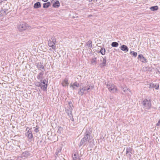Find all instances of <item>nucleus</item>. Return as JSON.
Returning a JSON list of instances; mask_svg holds the SVG:
<instances>
[{"mask_svg":"<svg viewBox=\"0 0 160 160\" xmlns=\"http://www.w3.org/2000/svg\"><path fill=\"white\" fill-rule=\"evenodd\" d=\"M94 88V86L93 85H89L86 84V85H83L81 86L78 89V93L81 96L83 94H86L88 92L91 91Z\"/></svg>","mask_w":160,"mask_h":160,"instance_id":"nucleus-1","label":"nucleus"},{"mask_svg":"<svg viewBox=\"0 0 160 160\" xmlns=\"http://www.w3.org/2000/svg\"><path fill=\"white\" fill-rule=\"evenodd\" d=\"M93 141L92 137H90L88 133L85 134L84 137L81 139L80 142V145L82 146L83 145L86 144Z\"/></svg>","mask_w":160,"mask_h":160,"instance_id":"nucleus-2","label":"nucleus"},{"mask_svg":"<svg viewBox=\"0 0 160 160\" xmlns=\"http://www.w3.org/2000/svg\"><path fill=\"white\" fill-rule=\"evenodd\" d=\"M46 80H40V82H38L35 83V85L38 87H41V88L44 91H46L47 87V82Z\"/></svg>","mask_w":160,"mask_h":160,"instance_id":"nucleus-3","label":"nucleus"},{"mask_svg":"<svg viewBox=\"0 0 160 160\" xmlns=\"http://www.w3.org/2000/svg\"><path fill=\"white\" fill-rule=\"evenodd\" d=\"M107 86L108 90L111 93H115L118 91L116 87L112 83L108 82Z\"/></svg>","mask_w":160,"mask_h":160,"instance_id":"nucleus-4","label":"nucleus"},{"mask_svg":"<svg viewBox=\"0 0 160 160\" xmlns=\"http://www.w3.org/2000/svg\"><path fill=\"white\" fill-rule=\"evenodd\" d=\"M142 103L144 106V108L146 109H149L151 107V104L150 100L145 99L144 100Z\"/></svg>","mask_w":160,"mask_h":160,"instance_id":"nucleus-5","label":"nucleus"},{"mask_svg":"<svg viewBox=\"0 0 160 160\" xmlns=\"http://www.w3.org/2000/svg\"><path fill=\"white\" fill-rule=\"evenodd\" d=\"M28 26L25 23L21 24L18 27V29L20 31H22L28 28Z\"/></svg>","mask_w":160,"mask_h":160,"instance_id":"nucleus-6","label":"nucleus"},{"mask_svg":"<svg viewBox=\"0 0 160 160\" xmlns=\"http://www.w3.org/2000/svg\"><path fill=\"white\" fill-rule=\"evenodd\" d=\"M122 90L128 95H130L131 94V91L125 85L121 87Z\"/></svg>","mask_w":160,"mask_h":160,"instance_id":"nucleus-7","label":"nucleus"},{"mask_svg":"<svg viewBox=\"0 0 160 160\" xmlns=\"http://www.w3.org/2000/svg\"><path fill=\"white\" fill-rule=\"evenodd\" d=\"M79 86V84L77 82L73 83H71L70 85V88L72 89H77Z\"/></svg>","mask_w":160,"mask_h":160,"instance_id":"nucleus-8","label":"nucleus"},{"mask_svg":"<svg viewBox=\"0 0 160 160\" xmlns=\"http://www.w3.org/2000/svg\"><path fill=\"white\" fill-rule=\"evenodd\" d=\"M106 59L107 58L106 57L101 58L100 60L102 62L100 64L101 67H103L106 66L107 62Z\"/></svg>","mask_w":160,"mask_h":160,"instance_id":"nucleus-9","label":"nucleus"},{"mask_svg":"<svg viewBox=\"0 0 160 160\" xmlns=\"http://www.w3.org/2000/svg\"><path fill=\"white\" fill-rule=\"evenodd\" d=\"M26 136L28 137L29 140L31 141L33 137V136L32 133V132L30 129L29 130H28L26 134Z\"/></svg>","mask_w":160,"mask_h":160,"instance_id":"nucleus-10","label":"nucleus"},{"mask_svg":"<svg viewBox=\"0 0 160 160\" xmlns=\"http://www.w3.org/2000/svg\"><path fill=\"white\" fill-rule=\"evenodd\" d=\"M69 106L70 107L69 109L67 111V113L68 115H72V111L73 109V106L71 102H68Z\"/></svg>","mask_w":160,"mask_h":160,"instance_id":"nucleus-11","label":"nucleus"},{"mask_svg":"<svg viewBox=\"0 0 160 160\" xmlns=\"http://www.w3.org/2000/svg\"><path fill=\"white\" fill-rule=\"evenodd\" d=\"M68 80L67 78H65L62 82L61 84L63 87H66L67 86L69 83L68 82Z\"/></svg>","mask_w":160,"mask_h":160,"instance_id":"nucleus-12","label":"nucleus"},{"mask_svg":"<svg viewBox=\"0 0 160 160\" xmlns=\"http://www.w3.org/2000/svg\"><path fill=\"white\" fill-rule=\"evenodd\" d=\"M159 87V85L158 84H154L152 83L149 84V88H154L156 89H158Z\"/></svg>","mask_w":160,"mask_h":160,"instance_id":"nucleus-13","label":"nucleus"},{"mask_svg":"<svg viewBox=\"0 0 160 160\" xmlns=\"http://www.w3.org/2000/svg\"><path fill=\"white\" fill-rule=\"evenodd\" d=\"M55 43L52 41L51 40H49L48 42V45L49 47H51L52 49L55 48Z\"/></svg>","mask_w":160,"mask_h":160,"instance_id":"nucleus-14","label":"nucleus"},{"mask_svg":"<svg viewBox=\"0 0 160 160\" xmlns=\"http://www.w3.org/2000/svg\"><path fill=\"white\" fill-rule=\"evenodd\" d=\"M120 49L122 51L127 52L128 51V47L125 45H123L120 47Z\"/></svg>","mask_w":160,"mask_h":160,"instance_id":"nucleus-15","label":"nucleus"},{"mask_svg":"<svg viewBox=\"0 0 160 160\" xmlns=\"http://www.w3.org/2000/svg\"><path fill=\"white\" fill-rule=\"evenodd\" d=\"M132 148L129 147H127L126 148V154L128 155V156H129V157H131V154L132 153Z\"/></svg>","mask_w":160,"mask_h":160,"instance_id":"nucleus-16","label":"nucleus"},{"mask_svg":"<svg viewBox=\"0 0 160 160\" xmlns=\"http://www.w3.org/2000/svg\"><path fill=\"white\" fill-rule=\"evenodd\" d=\"M138 57L139 58H140V61L143 62H147V59L146 58H144L142 55L140 54L138 55Z\"/></svg>","mask_w":160,"mask_h":160,"instance_id":"nucleus-17","label":"nucleus"},{"mask_svg":"<svg viewBox=\"0 0 160 160\" xmlns=\"http://www.w3.org/2000/svg\"><path fill=\"white\" fill-rule=\"evenodd\" d=\"M44 73V72H40L37 76V79L38 80H42V79L43 78V76Z\"/></svg>","mask_w":160,"mask_h":160,"instance_id":"nucleus-18","label":"nucleus"},{"mask_svg":"<svg viewBox=\"0 0 160 160\" xmlns=\"http://www.w3.org/2000/svg\"><path fill=\"white\" fill-rule=\"evenodd\" d=\"M60 6V3L58 1H56L53 3V7L54 8H58Z\"/></svg>","mask_w":160,"mask_h":160,"instance_id":"nucleus-19","label":"nucleus"},{"mask_svg":"<svg viewBox=\"0 0 160 160\" xmlns=\"http://www.w3.org/2000/svg\"><path fill=\"white\" fill-rule=\"evenodd\" d=\"M41 7V5L40 2H38L36 3L34 5V7L35 8H40Z\"/></svg>","mask_w":160,"mask_h":160,"instance_id":"nucleus-20","label":"nucleus"},{"mask_svg":"<svg viewBox=\"0 0 160 160\" xmlns=\"http://www.w3.org/2000/svg\"><path fill=\"white\" fill-rule=\"evenodd\" d=\"M86 45L90 49L92 47V42L90 40L88 41L86 43Z\"/></svg>","mask_w":160,"mask_h":160,"instance_id":"nucleus-21","label":"nucleus"},{"mask_svg":"<svg viewBox=\"0 0 160 160\" xmlns=\"http://www.w3.org/2000/svg\"><path fill=\"white\" fill-rule=\"evenodd\" d=\"M72 158L73 160H80V158L77 154H74Z\"/></svg>","mask_w":160,"mask_h":160,"instance_id":"nucleus-22","label":"nucleus"},{"mask_svg":"<svg viewBox=\"0 0 160 160\" xmlns=\"http://www.w3.org/2000/svg\"><path fill=\"white\" fill-rule=\"evenodd\" d=\"M150 9L151 11H154L157 10L158 9V6H155L151 7Z\"/></svg>","mask_w":160,"mask_h":160,"instance_id":"nucleus-23","label":"nucleus"},{"mask_svg":"<svg viewBox=\"0 0 160 160\" xmlns=\"http://www.w3.org/2000/svg\"><path fill=\"white\" fill-rule=\"evenodd\" d=\"M50 5L49 2H47L43 4V7L44 8H48Z\"/></svg>","mask_w":160,"mask_h":160,"instance_id":"nucleus-24","label":"nucleus"},{"mask_svg":"<svg viewBox=\"0 0 160 160\" xmlns=\"http://www.w3.org/2000/svg\"><path fill=\"white\" fill-rule=\"evenodd\" d=\"M100 53H101L102 55H104L105 53V49L104 48H101L100 51L99 52Z\"/></svg>","mask_w":160,"mask_h":160,"instance_id":"nucleus-25","label":"nucleus"},{"mask_svg":"<svg viewBox=\"0 0 160 160\" xmlns=\"http://www.w3.org/2000/svg\"><path fill=\"white\" fill-rule=\"evenodd\" d=\"M91 62L93 64H96L97 63L96 58H92L91 60Z\"/></svg>","mask_w":160,"mask_h":160,"instance_id":"nucleus-26","label":"nucleus"},{"mask_svg":"<svg viewBox=\"0 0 160 160\" xmlns=\"http://www.w3.org/2000/svg\"><path fill=\"white\" fill-rule=\"evenodd\" d=\"M111 45L113 47H116L118 46V43L116 42H113L112 43Z\"/></svg>","mask_w":160,"mask_h":160,"instance_id":"nucleus-27","label":"nucleus"},{"mask_svg":"<svg viewBox=\"0 0 160 160\" xmlns=\"http://www.w3.org/2000/svg\"><path fill=\"white\" fill-rule=\"evenodd\" d=\"M130 54H132L133 56L135 57H136L137 55V52H134V51H131L130 52Z\"/></svg>","mask_w":160,"mask_h":160,"instance_id":"nucleus-28","label":"nucleus"},{"mask_svg":"<svg viewBox=\"0 0 160 160\" xmlns=\"http://www.w3.org/2000/svg\"><path fill=\"white\" fill-rule=\"evenodd\" d=\"M61 148H58L57 150V151L56 152V154L58 155L59 153L61 152Z\"/></svg>","mask_w":160,"mask_h":160,"instance_id":"nucleus-29","label":"nucleus"},{"mask_svg":"<svg viewBox=\"0 0 160 160\" xmlns=\"http://www.w3.org/2000/svg\"><path fill=\"white\" fill-rule=\"evenodd\" d=\"M50 40H51L53 42H54L55 43H56V39L54 37H53Z\"/></svg>","mask_w":160,"mask_h":160,"instance_id":"nucleus-30","label":"nucleus"},{"mask_svg":"<svg viewBox=\"0 0 160 160\" xmlns=\"http://www.w3.org/2000/svg\"><path fill=\"white\" fill-rule=\"evenodd\" d=\"M157 126H160V119L159 120L158 123L156 124Z\"/></svg>","mask_w":160,"mask_h":160,"instance_id":"nucleus-31","label":"nucleus"},{"mask_svg":"<svg viewBox=\"0 0 160 160\" xmlns=\"http://www.w3.org/2000/svg\"><path fill=\"white\" fill-rule=\"evenodd\" d=\"M157 71L160 74V66L158 68Z\"/></svg>","mask_w":160,"mask_h":160,"instance_id":"nucleus-32","label":"nucleus"},{"mask_svg":"<svg viewBox=\"0 0 160 160\" xmlns=\"http://www.w3.org/2000/svg\"><path fill=\"white\" fill-rule=\"evenodd\" d=\"M38 128H35L34 130V131L36 132H37L38 131Z\"/></svg>","mask_w":160,"mask_h":160,"instance_id":"nucleus-33","label":"nucleus"},{"mask_svg":"<svg viewBox=\"0 0 160 160\" xmlns=\"http://www.w3.org/2000/svg\"><path fill=\"white\" fill-rule=\"evenodd\" d=\"M38 68H39L43 69H44V67L42 65H40V66H39Z\"/></svg>","mask_w":160,"mask_h":160,"instance_id":"nucleus-34","label":"nucleus"},{"mask_svg":"<svg viewBox=\"0 0 160 160\" xmlns=\"http://www.w3.org/2000/svg\"><path fill=\"white\" fill-rule=\"evenodd\" d=\"M27 154H28H28V152H25L23 153L22 154L24 156H25V154L26 155Z\"/></svg>","mask_w":160,"mask_h":160,"instance_id":"nucleus-35","label":"nucleus"},{"mask_svg":"<svg viewBox=\"0 0 160 160\" xmlns=\"http://www.w3.org/2000/svg\"><path fill=\"white\" fill-rule=\"evenodd\" d=\"M43 1H44V2H47V1H48V0H42Z\"/></svg>","mask_w":160,"mask_h":160,"instance_id":"nucleus-36","label":"nucleus"},{"mask_svg":"<svg viewBox=\"0 0 160 160\" xmlns=\"http://www.w3.org/2000/svg\"><path fill=\"white\" fill-rule=\"evenodd\" d=\"M2 2V0H0V3H1Z\"/></svg>","mask_w":160,"mask_h":160,"instance_id":"nucleus-37","label":"nucleus"},{"mask_svg":"<svg viewBox=\"0 0 160 160\" xmlns=\"http://www.w3.org/2000/svg\"><path fill=\"white\" fill-rule=\"evenodd\" d=\"M92 1V0H89V2H91Z\"/></svg>","mask_w":160,"mask_h":160,"instance_id":"nucleus-38","label":"nucleus"},{"mask_svg":"<svg viewBox=\"0 0 160 160\" xmlns=\"http://www.w3.org/2000/svg\"><path fill=\"white\" fill-rule=\"evenodd\" d=\"M73 118H72V121H73Z\"/></svg>","mask_w":160,"mask_h":160,"instance_id":"nucleus-39","label":"nucleus"},{"mask_svg":"<svg viewBox=\"0 0 160 160\" xmlns=\"http://www.w3.org/2000/svg\"><path fill=\"white\" fill-rule=\"evenodd\" d=\"M50 50H51V48L50 49Z\"/></svg>","mask_w":160,"mask_h":160,"instance_id":"nucleus-40","label":"nucleus"},{"mask_svg":"<svg viewBox=\"0 0 160 160\" xmlns=\"http://www.w3.org/2000/svg\"><path fill=\"white\" fill-rule=\"evenodd\" d=\"M42 85H44V84L43 83H42Z\"/></svg>","mask_w":160,"mask_h":160,"instance_id":"nucleus-41","label":"nucleus"}]
</instances>
